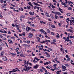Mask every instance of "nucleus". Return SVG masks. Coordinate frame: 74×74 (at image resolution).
<instances>
[{"mask_svg":"<svg viewBox=\"0 0 74 74\" xmlns=\"http://www.w3.org/2000/svg\"><path fill=\"white\" fill-rule=\"evenodd\" d=\"M51 12L53 14H54L55 15H61V13L59 12H54L52 11Z\"/></svg>","mask_w":74,"mask_h":74,"instance_id":"obj_1","label":"nucleus"},{"mask_svg":"<svg viewBox=\"0 0 74 74\" xmlns=\"http://www.w3.org/2000/svg\"><path fill=\"white\" fill-rule=\"evenodd\" d=\"M62 69H63L62 70V71H66L67 70V69L66 68V66L62 65Z\"/></svg>","mask_w":74,"mask_h":74,"instance_id":"obj_2","label":"nucleus"},{"mask_svg":"<svg viewBox=\"0 0 74 74\" xmlns=\"http://www.w3.org/2000/svg\"><path fill=\"white\" fill-rule=\"evenodd\" d=\"M30 69L29 67V66H28L27 67V68H25H25H23V70H24L25 71H27V72H28V71H29V70H30Z\"/></svg>","mask_w":74,"mask_h":74,"instance_id":"obj_3","label":"nucleus"},{"mask_svg":"<svg viewBox=\"0 0 74 74\" xmlns=\"http://www.w3.org/2000/svg\"><path fill=\"white\" fill-rule=\"evenodd\" d=\"M39 30L40 32H42L43 33H45V35H47V32H45V31L44 30H43V29H40Z\"/></svg>","mask_w":74,"mask_h":74,"instance_id":"obj_4","label":"nucleus"},{"mask_svg":"<svg viewBox=\"0 0 74 74\" xmlns=\"http://www.w3.org/2000/svg\"><path fill=\"white\" fill-rule=\"evenodd\" d=\"M2 60H3L4 61H5V62H6V61L7 60V58L5 57H4V56L2 57Z\"/></svg>","mask_w":74,"mask_h":74,"instance_id":"obj_5","label":"nucleus"},{"mask_svg":"<svg viewBox=\"0 0 74 74\" xmlns=\"http://www.w3.org/2000/svg\"><path fill=\"white\" fill-rule=\"evenodd\" d=\"M38 66H39L38 65V64H37L36 65L34 66L33 68L35 69H38Z\"/></svg>","mask_w":74,"mask_h":74,"instance_id":"obj_6","label":"nucleus"},{"mask_svg":"<svg viewBox=\"0 0 74 74\" xmlns=\"http://www.w3.org/2000/svg\"><path fill=\"white\" fill-rule=\"evenodd\" d=\"M27 28H26V31L27 32H28V31H30V30H31V28H30V27L28 26H27Z\"/></svg>","mask_w":74,"mask_h":74,"instance_id":"obj_7","label":"nucleus"},{"mask_svg":"<svg viewBox=\"0 0 74 74\" xmlns=\"http://www.w3.org/2000/svg\"><path fill=\"white\" fill-rule=\"evenodd\" d=\"M67 31H68L69 32H70V33H73L74 32V31L73 30L71 29H67Z\"/></svg>","mask_w":74,"mask_h":74,"instance_id":"obj_8","label":"nucleus"},{"mask_svg":"<svg viewBox=\"0 0 74 74\" xmlns=\"http://www.w3.org/2000/svg\"><path fill=\"white\" fill-rule=\"evenodd\" d=\"M49 13L48 12H46L45 13V15L46 16L48 17V18H49L50 17V16L49 14Z\"/></svg>","mask_w":74,"mask_h":74,"instance_id":"obj_9","label":"nucleus"},{"mask_svg":"<svg viewBox=\"0 0 74 74\" xmlns=\"http://www.w3.org/2000/svg\"><path fill=\"white\" fill-rule=\"evenodd\" d=\"M61 4H62L63 5H64V7H67V6L66 5V4H65V3H63V2H62L61 3Z\"/></svg>","mask_w":74,"mask_h":74,"instance_id":"obj_10","label":"nucleus"},{"mask_svg":"<svg viewBox=\"0 0 74 74\" xmlns=\"http://www.w3.org/2000/svg\"><path fill=\"white\" fill-rule=\"evenodd\" d=\"M4 51H2L1 53V56H4Z\"/></svg>","mask_w":74,"mask_h":74,"instance_id":"obj_11","label":"nucleus"},{"mask_svg":"<svg viewBox=\"0 0 74 74\" xmlns=\"http://www.w3.org/2000/svg\"><path fill=\"white\" fill-rule=\"evenodd\" d=\"M58 10L60 11L61 13H63V11H62V9L61 8H58Z\"/></svg>","mask_w":74,"mask_h":74,"instance_id":"obj_12","label":"nucleus"},{"mask_svg":"<svg viewBox=\"0 0 74 74\" xmlns=\"http://www.w3.org/2000/svg\"><path fill=\"white\" fill-rule=\"evenodd\" d=\"M33 3L35 5H38V6H40V5H39L38 3H37L36 2H34Z\"/></svg>","mask_w":74,"mask_h":74,"instance_id":"obj_13","label":"nucleus"},{"mask_svg":"<svg viewBox=\"0 0 74 74\" xmlns=\"http://www.w3.org/2000/svg\"><path fill=\"white\" fill-rule=\"evenodd\" d=\"M28 4L29 5H30L31 7H33V5H32V3L31 2H29L28 3Z\"/></svg>","mask_w":74,"mask_h":74,"instance_id":"obj_14","label":"nucleus"},{"mask_svg":"<svg viewBox=\"0 0 74 74\" xmlns=\"http://www.w3.org/2000/svg\"><path fill=\"white\" fill-rule=\"evenodd\" d=\"M2 8H6V7L4 6L3 4H2L1 5Z\"/></svg>","mask_w":74,"mask_h":74,"instance_id":"obj_15","label":"nucleus"},{"mask_svg":"<svg viewBox=\"0 0 74 74\" xmlns=\"http://www.w3.org/2000/svg\"><path fill=\"white\" fill-rule=\"evenodd\" d=\"M57 34L58 35H56V38H59L60 37V35H59V34L58 33H57Z\"/></svg>","mask_w":74,"mask_h":74,"instance_id":"obj_16","label":"nucleus"},{"mask_svg":"<svg viewBox=\"0 0 74 74\" xmlns=\"http://www.w3.org/2000/svg\"><path fill=\"white\" fill-rule=\"evenodd\" d=\"M21 57H22V58H25V56L23 55V54L22 53H21L20 55Z\"/></svg>","mask_w":74,"mask_h":74,"instance_id":"obj_17","label":"nucleus"},{"mask_svg":"<svg viewBox=\"0 0 74 74\" xmlns=\"http://www.w3.org/2000/svg\"><path fill=\"white\" fill-rule=\"evenodd\" d=\"M51 42V41L50 40H47L45 41H43V43H45V42Z\"/></svg>","mask_w":74,"mask_h":74,"instance_id":"obj_18","label":"nucleus"},{"mask_svg":"<svg viewBox=\"0 0 74 74\" xmlns=\"http://www.w3.org/2000/svg\"><path fill=\"white\" fill-rule=\"evenodd\" d=\"M12 72H16V71H18L16 69H13V71H12Z\"/></svg>","mask_w":74,"mask_h":74,"instance_id":"obj_19","label":"nucleus"},{"mask_svg":"<svg viewBox=\"0 0 74 74\" xmlns=\"http://www.w3.org/2000/svg\"><path fill=\"white\" fill-rule=\"evenodd\" d=\"M50 26L51 27H52V28H53L54 29L56 28V27L54 25H51Z\"/></svg>","mask_w":74,"mask_h":74,"instance_id":"obj_20","label":"nucleus"},{"mask_svg":"<svg viewBox=\"0 0 74 74\" xmlns=\"http://www.w3.org/2000/svg\"><path fill=\"white\" fill-rule=\"evenodd\" d=\"M29 14L30 15H34V14H33V13L31 12H29Z\"/></svg>","mask_w":74,"mask_h":74,"instance_id":"obj_21","label":"nucleus"},{"mask_svg":"<svg viewBox=\"0 0 74 74\" xmlns=\"http://www.w3.org/2000/svg\"><path fill=\"white\" fill-rule=\"evenodd\" d=\"M25 18V16L24 15H22L20 17V18Z\"/></svg>","mask_w":74,"mask_h":74,"instance_id":"obj_22","label":"nucleus"},{"mask_svg":"<svg viewBox=\"0 0 74 74\" xmlns=\"http://www.w3.org/2000/svg\"><path fill=\"white\" fill-rule=\"evenodd\" d=\"M49 64V62H45L44 64V65H46V64H47V65H48V64Z\"/></svg>","mask_w":74,"mask_h":74,"instance_id":"obj_23","label":"nucleus"},{"mask_svg":"<svg viewBox=\"0 0 74 74\" xmlns=\"http://www.w3.org/2000/svg\"><path fill=\"white\" fill-rule=\"evenodd\" d=\"M51 7L52 8H53V9L54 8H56V7L53 6V4H51Z\"/></svg>","mask_w":74,"mask_h":74,"instance_id":"obj_24","label":"nucleus"},{"mask_svg":"<svg viewBox=\"0 0 74 74\" xmlns=\"http://www.w3.org/2000/svg\"><path fill=\"white\" fill-rule=\"evenodd\" d=\"M50 16L51 18H52V19H54V17H53V15H52V14H50Z\"/></svg>","mask_w":74,"mask_h":74,"instance_id":"obj_25","label":"nucleus"},{"mask_svg":"<svg viewBox=\"0 0 74 74\" xmlns=\"http://www.w3.org/2000/svg\"><path fill=\"white\" fill-rule=\"evenodd\" d=\"M35 7H36V8H37V9L38 10H40V8H41V7H37L36 6H35Z\"/></svg>","mask_w":74,"mask_h":74,"instance_id":"obj_26","label":"nucleus"},{"mask_svg":"<svg viewBox=\"0 0 74 74\" xmlns=\"http://www.w3.org/2000/svg\"><path fill=\"white\" fill-rule=\"evenodd\" d=\"M47 32H48V34H49L50 33V30L49 29H47Z\"/></svg>","mask_w":74,"mask_h":74,"instance_id":"obj_27","label":"nucleus"},{"mask_svg":"<svg viewBox=\"0 0 74 74\" xmlns=\"http://www.w3.org/2000/svg\"><path fill=\"white\" fill-rule=\"evenodd\" d=\"M22 28L23 29H25V26L24 25H23L22 26Z\"/></svg>","mask_w":74,"mask_h":74,"instance_id":"obj_28","label":"nucleus"},{"mask_svg":"<svg viewBox=\"0 0 74 74\" xmlns=\"http://www.w3.org/2000/svg\"><path fill=\"white\" fill-rule=\"evenodd\" d=\"M27 10H30V8H31V7H30V6H27Z\"/></svg>","mask_w":74,"mask_h":74,"instance_id":"obj_29","label":"nucleus"},{"mask_svg":"<svg viewBox=\"0 0 74 74\" xmlns=\"http://www.w3.org/2000/svg\"><path fill=\"white\" fill-rule=\"evenodd\" d=\"M15 27H17V28L18 27L19 28V26L18 25L15 24Z\"/></svg>","mask_w":74,"mask_h":74,"instance_id":"obj_30","label":"nucleus"},{"mask_svg":"<svg viewBox=\"0 0 74 74\" xmlns=\"http://www.w3.org/2000/svg\"><path fill=\"white\" fill-rule=\"evenodd\" d=\"M58 16L56 15H55V18L56 19H58Z\"/></svg>","mask_w":74,"mask_h":74,"instance_id":"obj_31","label":"nucleus"},{"mask_svg":"<svg viewBox=\"0 0 74 74\" xmlns=\"http://www.w3.org/2000/svg\"><path fill=\"white\" fill-rule=\"evenodd\" d=\"M37 3H40V4H43V3H42V2H40V1H37Z\"/></svg>","mask_w":74,"mask_h":74,"instance_id":"obj_32","label":"nucleus"},{"mask_svg":"<svg viewBox=\"0 0 74 74\" xmlns=\"http://www.w3.org/2000/svg\"><path fill=\"white\" fill-rule=\"evenodd\" d=\"M26 43L27 44H30V41L29 40L27 41L26 42Z\"/></svg>","mask_w":74,"mask_h":74,"instance_id":"obj_33","label":"nucleus"},{"mask_svg":"<svg viewBox=\"0 0 74 74\" xmlns=\"http://www.w3.org/2000/svg\"><path fill=\"white\" fill-rule=\"evenodd\" d=\"M66 15H67V16H70V15H71V14H70L69 13H67V14H66Z\"/></svg>","mask_w":74,"mask_h":74,"instance_id":"obj_34","label":"nucleus"},{"mask_svg":"<svg viewBox=\"0 0 74 74\" xmlns=\"http://www.w3.org/2000/svg\"><path fill=\"white\" fill-rule=\"evenodd\" d=\"M68 10H70L71 11V10H72V9L71 8V7H69L68 8Z\"/></svg>","mask_w":74,"mask_h":74,"instance_id":"obj_35","label":"nucleus"},{"mask_svg":"<svg viewBox=\"0 0 74 74\" xmlns=\"http://www.w3.org/2000/svg\"><path fill=\"white\" fill-rule=\"evenodd\" d=\"M22 46L23 47H26V44H23Z\"/></svg>","mask_w":74,"mask_h":74,"instance_id":"obj_36","label":"nucleus"},{"mask_svg":"<svg viewBox=\"0 0 74 74\" xmlns=\"http://www.w3.org/2000/svg\"><path fill=\"white\" fill-rule=\"evenodd\" d=\"M56 66H57V64H54L53 66V67L55 68V67H56Z\"/></svg>","mask_w":74,"mask_h":74,"instance_id":"obj_37","label":"nucleus"},{"mask_svg":"<svg viewBox=\"0 0 74 74\" xmlns=\"http://www.w3.org/2000/svg\"><path fill=\"white\" fill-rule=\"evenodd\" d=\"M57 59H58V58H56L54 59V60H55V61H56V62H57L58 61V60H57Z\"/></svg>","mask_w":74,"mask_h":74,"instance_id":"obj_38","label":"nucleus"},{"mask_svg":"<svg viewBox=\"0 0 74 74\" xmlns=\"http://www.w3.org/2000/svg\"><path fill=\"white\" fill-rule=\"evenodd\" d=\"M28 37L29 38H32V36L31 35H29L28 36Z\"/></svg>","mask_w":74,"mask_h":74,"instance_id":"obj_39","label":"nucleus"},{"mask_svg":"<svg viewBox=\"0 0 74 74\" xmlns=\"http://www.w3.org/2000/svg\"><path fill=\"white\" fill-rule=\"evenodd\" d=\"M68 59H67V61H70V58L68 57V58H67Z\"/></svg>","mask_w":74,"mask_h":74,"instance_id":"obj_40","label":"nucleus"},{"mask_svg":"<svg viewBox=\"0 0 74 74\" xmlns=\"http://www.w3.org/2000/svg\"><path fill=\"white\" fill-rule=\"evenodd\" d=\"M31 31H33V32H35V29H31Z\"/></svg>","mask_w":74,"mask_h":74,"instance_id":"obj_41","label":"nucleus"},{"mask_svg":"<svg viewBox=\"0 0 74 74\" xmlns=\"http://www.w3.org/2000/svg\"><path fill=\"white\" fill-rule=\"evenodd\" d=\"M48 49L50 51H52V49L49 48H48Z\"/></svg>","mask_w":74,"mask_h":74,"instance_id":"obj_42","label":"nucleus"},{"mask_svg":"<svg viewBox=\"0 0 74 74\" xmlns=\"http://www.w3.org/2000/svg\"><path fill=\"white\" fill-rule=\"evenodd\" d=\"M30 26H33V27H34V25L33 24H30Z\"/></svg>","mask_w":74,"mask_h":74,"instance_id":"obj_43","label":"nucleus"},{"mask_svg":"<svg viewBox=\"0 0 74 74\" xmlns=\"http://www.w3.org/2000/svg\"><path fill=\"white\" fill-rule=\"evenodd\" d=\"M45 74H51L49 72H46L45 73Z\"/></svg>","mask_w":74,"mask_h":74,"instance_id":"obj_44","label":"nucleus"},{"mask_svg":"<svg viewBox=\"0 0 74 74\" xmlns=\"http://www.w3.org/2000/svg\"><path fill=\"white\" fill-rule=\"evenodd\" d=\"M46 56L47 58H50V55L49 54L47 55Z\"/></svg>","mask_w":74,"mask_h":74,"instance_id":"obj_45","label":"nucleus"},{"mask_svg":"<svg viewBox=\"0 0 74 74\" xmlns=\"http://www.w3.org/2000/svg\"><path fill=\"white\" fill-rule=\"evenodd\" d=\"M9 42V43H11V44H13V42H12V41L11 40H10Z\"/></svg>","mask_w":74,"mask_h":74,"instance_id":"obj_46","label":"nucleus"},{"mask_svg":"<svg viewBox=\"0 0 74 74\" xmlns=\"http://www.w3.org/2000/svg\"><path fill=\"white\" fill-rule=\"evenodd\" d=\"M40 10L41 12H43V10H42V8H40Z\"/></svg>","mask_w":74,"mask_h":74,"instance_id":"obj_47","label":"nucleus"},{"mask_svg":"<svg viewBox=\"0 0 74 74\" xmlns=\"http://www.w3.org/2000/svg\"><path fill=\"white\" fill-rule=\"evenodd\" d=\"M54 69H55L56 70H59V69H58V68H57L56 67L54 68Z\"/></svg>","mask_w":74,"mask_h":74,"instance_id":"obj_48","label":"nucleus"},{"mask_svg":"<svg viewBox=\"0 0 74 74\" xmlns=\"http://www.w3.org/2000/svg\"><path fill=\"white\" fill-rule=\"evenodd\" d=\"M10 54L11 55H16V53H10Z\"/></svg>","mask_w":74,"mask_h":74,"instance_id":"obj_49","label":"nucleus"},{"mask_svg":"<svg viewBox=\"0 0 74 74\" xmlns=\"http://www.w3.org/2000/svg\"><path fill=\"white\" fill-rule=\"evenodd\" d=\"M10 38H11V39H14V38H15V37L14 36L11 37Z\"/></svg>","mask_w":74,"mask_h":74,"instance_id":"obj_50","label":"nucleus"},{"mask_svg":"<svg viewBox=\"0 0 74 74\" xmlns=\"http://www.w3.org/2000/svg\"><path fill=\"white\" fill-rule=\"evenodd\" d=\"M15 69H16V70H17V71H20V70H19L18 68H15Z\"/></svg>","mask_w":74,"mask_h":74,"instance_id":"obj_51","label":"nucleus"},{"mask_svg":"<svg viewBox=\"0 0 74 74\" xmlns=\"http://www.w3.org/2000/svg\"><path fill=\"white\" fill-rule=\"evenodd\" d=\"M40 58H42V59H44V57L42 56H41L40 57Z\"/></svg>","mask_w":74,"mask_h":74,"instance_id":"obj_52","label":"nucleus"},{"mask_svg":"<svg viewBox=\"0 0 74 74\" xmlns=\"http://www.w3.org/2000/svg\"><path fill=\"white\" fill-rule=\"evenodd\" d=\"M56 39H54L53 40V42H56Z\"/></svg>","mask_w":74,"mask_h":74,"instance_id":"obj_53","label":"nucleus"},{"mask_svg":"<svg viewBox=\"0 0 74 74\" xmlns=\"http://www.w3.org/2000/svg\"><path fill=\"white\" fill-rule=\"evenodd\" d=\"M63 49L61 47L60 48V51H63Z\"/></svg>","mask_w":74,"mask_h":74,"instance_id":"obj_54","label":"nucleus"},{"mask_svg":"<svg viewBox=\"0 0 74 74\" xmlns=\"http://www.w3.org/2000/svg\"><path fill=\"white\" fill-rule=\"evenodd\" d=\"M60 19H62V18H63V16H60Z\"/></svg>","mask_w":74,"mask_h":74,"instance_id":"obj_55","label":"nucleus"},{"mask_svg":"<svg viewBox=\"0 0 74 74\" xmlns=\"http://www.w3.org/2000/svg\"><path fill=\"white\" fill-rule=\"evenodd\" d=\"M0 32L1 33H4V31L1 30H0Z\"/></svg>","mask_w":74,"mask_h":74,"instance_id":"obj_56","label":"nucleus"},{"mask_svg":"<svg viewBox=\"0 0 74 74\" xmlns=\"http://www.w3.org/2000/svg\"><path fill=\"white\" fill-rule=\"evenodd\" d=\"M51 34L52 35H55V34L53 32H51Z\"/></svg>","mask_w":74,"mask_h":74,"instance_id":"obj_57","label":"nucleus"},{"mask_svg":"<svg viewBox=\"0 0 74 74\" xmlns=\"http://www.w3.org/2000/svg\"><path fill=\"white\" fill-rule=\"evenodd\" d=\"M46 67L47 69H49V70H51V69L49 68V67H48V66H46Z\"/></svg>","mask_w":74,"mask_h":74,"instance_id":"obj_58","label":"nucleus"},{"mask_svg":"<svg viewBox=\"0 0 74 74\" xmlns=\"http://www.w3.org/2000/svg\"><path fill=\"white\" fill-rule=\"evenodd\" d=\"M23 36H25L26 35L25 34V32H23V33L22 34Z\"/></svg>","mask_w":74,"mask_h":74,"instance_id":"obj_59","label":"nucleus"},{"mask_svg":"<svg viewBox=\"0 0 74 74\" xmlns=\"http://www.w3.org/2000/svg\"><path fill=\"white\" fill-rule=\"evenodd\" d=\"M3 40H5V41H6V40H7V38H2Z\"/></svg>","mask_w":74,"mask_h":74,"instance_id":"obj_60","label":"nucleus"},{"mask_svg":"<svg viewBox=\"0 0 74 74\" xmlns=\"http://www.w3.org/2000/svg\"><path fill=\"white\" fill-rule=\"evenodd\" d=\"M40 71H41V72H43L44 71H43V70L41 69H40Z\"/></svg>","mask_w":74,"mask_h":74,"instance_id":"obj_61","label":"nucleus"},{"mask_svg":"<svg viewBox=\"0 0 74 74\" xmlns=\"http://www.w3.org/2000/svg\"><path fill=\"white\" fill-rule=\"evenodd\" d=\"M27 64V66H28V65H29V62H28V61H27V64Z\"/></svg>","mask_w":74,"mask_h":74,"instance_id":"obj_62","label":"nucleus"},{"mask_svg":"<svg viewBox=\"0 0 74 74\" xmlns=\"http://www.w3.org/2000/svg\"><path fill=\"white\" fill-rule=\"evenodd\" d=\"M12 72V71H9V74H11V73Z\"/></svg>","mask_w":74,"mask_h":74,"instance_id":"obj_63","label":"nucleus"},{"mask_svg":"<svg viewBox=\"0 0 74 74\" xmlns=\"http://www.w3.org/2000/svg\"><path fill=\"white\" fill-rule=\"evenodd\" d=\"M70 38V36H68V37H67L66 38V39H67V40H69V38Z\"/></svg>","mask_w":74,"mask_h":74,"instance_id":"obj_64","label":"nucleus"}]
</instances>
